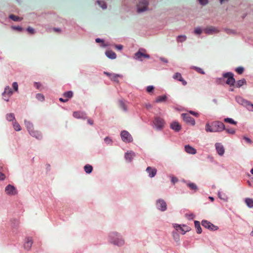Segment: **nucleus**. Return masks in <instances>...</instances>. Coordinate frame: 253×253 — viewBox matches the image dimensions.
<instances>
[{"mask_svg":"<svg viewBox=\"0 0 253 253\" xmlns=\"http://www.w3.org/2000/svg\"><path fill=\"white\" fill-rule=\"evenodd\" d=\"M13 92L9 86H6L5 88L4 91L3 93V98L4 100L8 101L10 96L12 94Z\"/></svg>","mask_w":253,"mask_h":253,"instance_id":"ddd939ff","label":"nucleus"},{"mask_svg":"<svg viewBox=\"0 0 253 253\" xmlns=\"http://www.w3.org/2000/svg\"><path fill=\"white\" fill-rule=\"evenodd\" d=\"M33 244V241L31 238H28L27 239L26 242L24 244V247L27 250H29Z\"/></svg>","mask_w":253,"mask_h":253,"instance_id":"2f4dec72","label":"nucleus"},{"mask_svg":"<svg viewBox=\"0 0 253 253\" xmlns=\"http://www.w3.org/2000/svg\"><path fill=\"white\" fill-rule=\"evenodd\" d=\"M104 74L108 76L111 80L117 82H119V79L123 78V76L121 75L110 74L107 72H104Z\"/></svg>","mask_w":253,"mask_h":253,"instance_id":"a211bd4d","label":"nucleus"},{"mask_svg":"<svg viewBox=\"0 0 253 253\" xmlns=\"http://www.w3.org/2000/svg\"><path fill=\"white\" fill-rule=\"evenodd\" d=\"M73 95V93L72 91L65 92L63 95V98H59V100L61 102H66L72 97Z\"/></svg>","mask_w":253,"mask_h":253,"instance_id":"2eb2a0df","label":"nucleus"},{"mask_svg":"<svg viewBox=\"0 0 253 253\" xmlns=\"http://www.w3.org/2000/svg\"><path fill=\"white\" fill-rule=\"evenodd\" d=\"M34 86L40 90H42L43 88L42 84L40 83L35 82L34 84Z\"/></svg>","mask_w":253,"mask_h":253,"instance_id":"37998d69","label":"nucleus"},{"mask_svg":"<svg viewBox=\"0 0 253 253\" xmlns=\"http://www.w3.org/2000/svg\"><path fill=\"white\" fill-rule=\"evenodd\" d=\"M9 18L15 22H20L23 20L22 17H20L14 14H10L9 15Z\"/></svg>","mask_w":253,"mask_h":253,"instance_id":"c756f323","label":"nucleus"},{"mask_svg":"<svg viewBox=\"0 0 253 253\" xmlns=\"http://www.w3.org/2000/svg\"><path fill=\"white\" fill-rule=\"evenodd\" d=\"M202 225L205 228L211 231H216L218 229V227L217 226H215L210 221L205 220L202 221Z\"/></svg>","mask_w":253,"mask_h":253,"instance_id":"0eeeda50","label":"nucleus"},{"mask_svg":"<svg viewBox=\"0 0 253 253\" xmlns=\"http://www.w3.org/2000/svg\"><path fill=\"white\" fill-rule=\"evenodd\" d=\"M187 187H189V188L190 190L193 191L194 192H196L198 190V187H197V185L194 183L189 182V183H187Z\"/></svg>","mask_w":253,"mask_h":253,"instance_id":"7c9ffc66","label":"nucleus"},{"mask_svg":"<svg viewBox=\"0 0 253 253\" xmlns=\"http://www.w3.org/2000/svg\"><path fill=\"white\" fill-rule=\"evenodd\" d=\"M36 98H37V99L41 101H43L44 100V96L43 94L41 93L37 94L36 95Z\"/></svg>","mask_w":253,"mask_h":253,"instance_id":"09e8293b","label":"nucleus"},{"mask_svg":"<svg viewBox=\"0 0 253 253\" xmlns=\"http://www.w3.org/2000/svg\"><path fill=\"white\" fill-rule=\"evenodd\" d=\"M187 113H189L190 115H192L193 116H195V117H199V114L197 112H194L192 111H190Z\"/></svg>","mask_w":253,"mask_h":253,"instance_id":"864d4df0","label":"nucleus"},{"mask_svg":"<svg viewBox=\"0 0 253 253\" xmlns=\"http://www.w3.org/2000/svg\"><path fill=\"white\" fill-rule=\"evenodd\" d=\"M224 122L225 123H229V124H230L231 125H234L235 126H237V123L235 121H234L231 118H225L224 120Z\"/></svg>","mask_w":253,"mask_h":253,"instance_id":"e433bc0d","label":"nucleus"},{"mask_svg":"<svg viewBox=\"0 0 253 253\" xmlns=\"http://www.w3.org/2000/svg\"><path fill=\"white\" fill-rule=\"evenodd\" d=\"M105 54L107 57L111 59H115L116 57V53L112 50H107Z\"/></svg>","mask_w":253,"mask_h":253,"instance_id":"473e14b6","label":"nucleus"},{"mask_svg":"<svg viewBox=\"0 0 253 253\" xmlns=\"http://www.w3.org/2000/svg\"><path fill=\"white\" fill-rule=\"evenodd\" d=\"M170 127L175 131H179L181 129V125L176 121L172 122L170 125Z\"/></svg>","mask_w":253,"mask_h":253,"instance_id":"412c9836","label":"nucleus"},{"mask_svg":"<svg viewBox=\"0 0 253 253\" xmlns=\"http://www.w3.org/2000/svg\"><path fill=\"white\" fill-rule=\"evenodd\" d=\"M166 124V122L163 118L155 116L153 119L152 125L158 130H162L164 128Z\"/></svg>","mask_w":253,"mask_h":253,"instance_id":"7ed1b4c3","label":"nucleus"},{"mask_svg":"<svg viewBox=\"0 0 253 253\" xmlns=\"http://www.w3.org/2000/svg\"><path fill=\"white\" fill-rule=\"evenodd\" d=\"M185 150L187 153L191 154H195L197 153V150L189 145L185 146Z\"/></svg>","mask_w":253,"mask_h":253,"instance_id":"a878e982","label":"nucleus"},{"mask_svg":"<svg viewBox=\"0 0 253 253\" xmlns=\"http://www.w3.org/2000/svg\"><path fill=\"white\" fill-rule=\"evenodd\" d=\"M235 71L239 75H241L244 71V68L242 67H238L236 68Z\"/></svg>","mask_w":253,"mask_h":253,"instance_id":"a18cd8bd","label":"nucleus"},{"mask_svg":"<svg viewBox=\"0 0 253 253\" xmlns=\"http://www.w3.org/2000/svg\"><path fill=\"white\" fill-rule=\"evenodd\" d=\"M115 47L119 50H122L123 48V45L121 44L116 45Z\"/></svg>","mask_w":253,"mask_h":253,"instance_id":"338daca9","label":"nucleus"},{"mask_svg":"<svg viewBox=\"0 0 253 253\" xmlns=\"http://www.w3.org/2000/svg\"><path fill=\"white\" fill-rule=\"evenodd\" d=\"M92 169H93V168L90 165H86L84 167V169L85 170V171L87 173H90L91 172L92 170Z\"/></svg>","mask_w":253,"mask_h":253,"instance_id":"58836bf2","label":"nucleus"},{"mask_svg":"<svg viewBox=\"0 0 253 253\" xmlns=\"http://www.w3.org/2000/svg\"><path fill=\"white\" fill-rule=\"evenodd\" d=\"M154 90V87L152 85L148 86L146 87V91L149 93H153Z\"/></svg>","mask_w":253,"mask_h":253,"instance_id":"49530a36","label":"nucleus"},{"mask_svg":"<svg viewBox=\"0 0 253 253\" xmlns=\"http://www.w3.org/2000/svg\"><path fill=\"white\" fill-rule=\"evenodd\" d=\"M194 224H195V227L196 229L197 233H198V234L201 233L202 232V228L200 226V222L196 220L194 221Z\"/></svg>","mask_w":253,"mask_h":253,"instance_id":"c9c22d12","label":"nucleus"},{"mask_svg":"<svg viewBox=\"0 0 253 253\" xmlns=\"http://www.w3.org/2000/svg\"><path fill=\"white\" fill-rule=\"evenodd\" d=\"M244 140H245V141H246L247 143H248V144H251V143H252V140H251L250 138H248V137H245L244 138Z\"/></svg>","mask_w":253,"mask_h":253,"instance_id":"e2e57ef3","label":"nucleus"},{"mask_svg":"<svg viewBox=\"0 0 253 253\" xmlns=\"http://www.w3.org/2000/svg\"><path fill=\"white\" fill-rule=\"evenodd\" d=\"M225 128V125L223 123L219 121H214L211 124L207 123L206 125V130L207 132H220Z\"/></svg>","mask_w":253,"mask_h":253,"instance_id":"f257e3e1","label":"nucleus"},{"mask_svg":"<svg viewBox=\"0 0 253 253\" xmlns=\"http://www.w3.org/2000/svg\"><path fill=\"white\" fill-rule=\"evenodd\" d=\"M215 148L217 153L220 155L222 156L224 153V148L223 145L220 143H216L215 145Z\"/></svg>","mask_w":253,"mask_h":253,"instance_id":"aec40b11","label":"nucleus"},{"mask_svg":"<svg viewBox=\"0 0 253 253\" xmlns=\"http://www.w3.org/2000/svg\"><path fill=\"white\" fill-rule=\"evenodd\" d=\"M12 87L13 88V89L16 91H18V85L17 84V83L16 82H14L12 84Z\"/></svg>","mask_w":253,"mask_h":253,"instance_id":"13d9d810","label":"nucleus"},{"mask_svg":"<svg viewBox=\"0 0 253 253\" xmlns=\"http://www.w3.org/2000/svg\"><path fill=\"white\" fill-rule=\"evenodd\" d=\"M167 100V96L166 95L158 96L156 98L155 102L156 103L164 102Z\"/></svg>","mask_w":253,"mask_h":253,"instance_id":"c85d7f7f","label":"nucleus"},{"mask_svg":"<svg viewBox=\"0 0 253 253\" xmlns=\"http://www.w3.org/2000/svg\"><path fill=\"white\" fill-rule=\"evenodd\" d=\"M7 172V169L6 167L0 165V180H4L6 177V173Z\"/></svg>","mask_w":253,"mask_h":253,"instance_id":"4be33fe9","label":"nucleus"},{"mask_svg":"<svg viewBox=\"0 0 253 253\" xmlns=\"http://www.w3.org/2000/svg\"><path fill=\"white\" fill-rule=\"evenodd\" d=\"M95 41L97 43H100V46L103 47H105L109 45V43L108 42H105L104 40L102 39H100L99 38H97L95 40Z\"/></svg>","mask_w":253,"mask_h":253,"instance_id":"72a5a7b5","label":"nucleus"},{"mask_svg":"<svg viewBox=\"0 0 253 253\" xmlns=\"http://www.w3.org/2000/svg\"><path fill=\"white\" fill-rule=\"evenodd\" d=\"M29 133L31 136L36 137L37 139H40L42 138V135L39 131L33 129Z\"/></svg>","mask_w":253,"mask_h":253,"instance_id":"bb28decb","label":"nucleus"},{"mask_svg":"<svg viewBox=\"0 0 253 253\" xmlns=\"http://www.w3.org/2000/svg\"><path fill=\"white\" fill-rule=\"evenodd\" d=\"M135 57L136 59L142 60L145 58H149L150 56L147 53L146 50L143 48H140L135 54Z\"/></svg>","mask_w":253,"mask_h":253,"instance_id":"39448f33","label":"nucleus"},{"mask_svg":"<svg viewBox=\"0 0 253 253\" xmlns=\"http://www.w3.org/2000/svg\"><path fill=\"white\" fill-rule=\"evenodd\" d=\"M222 193L221 192H218V197L221 199H223V200H225L226 198L225 197V196L224 195V197H222Z\"/></svg>","mask_w":253,"mask_h":253,"instance_id":"69168bd1","label":"nucleus"},{"mask_svg":"<svg viewBox=\"0 0 253 253\" xmlns=\"http://www.w3.org/2000/svg\"><path fill=\"white\" fill-rule=\"evenodd\" d=\"M73 116L77 119H82L84 120L87 119L86 113L82 111H75L73 113Z\"/></svg>","mask_w":253,"mask_h":253,"instance_id":"f3484780","label":"nucleus"},{"mask_svg":"<svg viewBox=\"0 0 253 253\" xmlns=\"http://www.w3.org/2000/svg\"><path fill=\"white\" fill-rule=\"evenodd\" d=\"M247 82L245 79H243L242 80L238 81L236 83H235V86L237 87H240L244 84H246Z\"/></svg>","mask_w":253,"mask_h":253,"instance_id":"f704fd0d","label":"nucleus"},{"mask_svg":"<svg viewBox=\"0 0 253 253\" xmlns=\"http://www.w3.org/2000/svg\"><path fill=\"white\" fill-rule=\"evenodd\" d=\"M175 229L180 233L184 234L186 232L189 231L190 228L189 226L186 225H179L175 224L174 225Z\"/></svg>","mask_w":253,"mask_h":253,"instance_id":"9d476101","label":"nucleus"},{"mask_svg":"<svg viewBox=\"0 0 253 253\" xmlns=\"http://www.w3.org/2000/svg\"><path fill=\"white\" fill-rule=\"evenodd\" d=\"M170 177L171 178V182L174 184L175 183L177 182L178 181V179L175 177L173 175L170 176Z\"/></svg>","mask_w":253,"mask_h":253,"instance_id":"4d7b16f0","label":"nucleus"},{"mask_svg":"<svg viewBox=\"0 0 253 253\" xmlns=\"http://www.w3.org/2000/svg\"><path fill=\"white\" fill-rule=\"evenodd\" d=\"M53 31L58 33H61L62 32V30L60 28H54Z\"/></svg>","mask_w":253,"mask_h":253,"instance_id":"680f3d73","label":"nucleus"},{"mask_svg":"<svg viewBox=\"0 0 253 253\" xmlns=\"http://www.w3.org/2000/svg\"><path fill=\"white\" fill-rule=\"evenodd\" d=\"M181 117L183 120L186 123L189 124L192 126L195 125V120L192 117H191L189 113H183L181 114Z\"/></svg>","mask_w":253,"mask_h":253,"instance_id":"1a4fd4ad","label":"nucleus"},{"mask_svg":"<svg viewBox=\"0 0 253 253\" xmlns=\"http://www.w3.org/2000/svg\"><path fill=\"white\" fill-rule=\"evenodd\" d=\"M148 2L147 0H142L137 4L138 12H143L147 10Z\"/></svg>","mask_w":253,"mask_h":253,"instance_id":"6e6552de","label":"nucleus"},{"mask_svg":"<svg viewBox=\"0 0 253 253\" xmlns=\"http://www.w3.org/2000/svg\"><path fill=\"white\" fill-rule=\"evenodd\" d=\"M203 32L206 34L210 35L217 33L219 30L214 27L210 26L204 29Z\"/></svg>","mask_w":253,"mask_h":253,"instance_id":"4468645a","label":"nucleus"},{"mask_svg":"<svg viewBox=\"0 0 253 253\" xmlns=\"http://www.w3.org/2000/svg\"><path fill=\"white\" fill-rule=\"evenodd\" d=\"M195 71H196L198 73L201 74H202V75H204L205 74V72L204 71H203V70L200 68H199V67H194L193 68Z\"/></svg>","mask_w":253,"mask_h":253,"instance_id":"603ef678","label":"nucleus"},{"mask_svg":"<svg viewBox=\"0 0 253 253\" xmlns=\"http://www.w3.org/2000/svg\"><path fill=\"white\" fill-rule=\"evenodd\" d=\"M224 130H225L228 134H234L236 131V126L230 127L228 125H225V128H224Z\"/></svg>","mask_w":253,"mask_h":253,"instance_id":"b1692460","label":"nucleus"},{"mask_svg":"<svg viewBox=\"0 0 253 253\" xmlns=\"http://www.w3.org/2000/svg\"><path fill=\"white\" fill-rule=\"evenodd\" d=\"M146 171L149 173V176L151 177H154L157 171L156 169L151 167H148L146 169Z\"/></svg>","mask_w":253,"mask_h":253,"instance_id":"5701e85b","label":"nucleus"},{"mask_svg":"<svg viewBox=\"0 0 253 253\" xmlns=\"http://www.w3.org/2000/svg\"><path fill=\"white\" fill-rule=\"evenodd\" d=\"M236 101L242 105H246L249 110H253V105L251 103L245 100L242 97L238 96L236 97Z\"/></svg>","mask_w":253,"mask_h":253,"instance_id":"f8f14e48","label":"nucleus"},{"mask_svg":"<svg viewBox=\"0 0 253 253\" xmlns=\"http://www.w3.org/2000/svg\"><path fill=\"white\" fill-rule=\"evenodd\" d=\"M87 123L88 124L90 125H93L94 123V121L93 119L89 118L87 119Z\"/></svg>","mask_w":253,"mask_h":253,"instance_id":"0e129e2a","label":"nucleus"},{"mask_svg":"<svg viewBox=\"0 0 253 253\" xmlns=\"http://www.w3.org/2000/svg\"><path fill=\"white\" fill-rule=\"evenodd\" d=\"M173 78L176 81L180 82L183 85H186L187 84L186 81L184 80L182 78L181 74L179 73H175L173 76Z\"/></svg>","mask_w":253,"mask_h":253,"instance_id":"6ab92c4d","label":"nucleus"},{"mask_svg":"<svg viewBox=\"0 0 253 253\" xmlns=\"http://www.w3.org/2000/svg\"><path fill=\"white\" fill-rule=\"evenodd\" d=\"M245 202L250 208H253V199L251 198H246Z\"/></svg>","mask_w":253,"mask_h":253,"instance_id":"4c0bfd02","label":"nucleus"},{"mask_svg":"<svg viewBox=\"0 0 253 253\" xmlns=\"http://www.w3.org/2000/svg\"><path fill=\"white\" fill-rule=\"evenodd\" d=\"M223 79L226 80V83L230 86L235 85V80L234 78L233 74L232 73H226L223 75Z\"/></svg>","mask_w":253,"mask_h":253,"instance_id":"20e7f679","label":"nucleus"},{"mask_svg":"<svg viewBox=\"0 0 253 253\" xmlns=\"http://www.w3.org/2000/svg\"><path fill=\"white\" fill-rule=\"evenodd\" d=\"M121 136L123 141L126 143H130L133 140L131 135L126 130L122 131L121 133Z\"/></svg>","mask_w":253,"mask_h":253,"instance_id":"423d86ee","label":"nucleus"},{"mask_svg":"<svg viewBox=\"0 0 253 253\" xmlns=\"http://www.w3.org/2000/svg\"><path fill=\"white\" fill-rule=\"evenodd\" d=\"M98 4L103 8L105 9L107 7L106 3L103 1H98Z\"/></svg>","mask_w":253,"mask_h":253,"instance_id":"8fccbe9b","label":"nucleus"},{"mask_svg":"<svg viewBox=\"0 0 253 253\" xmlns=\"http://www.w3.org/2000/svg\"><path fill=\"white\" fill-rule=\"evenodd\" d=\"M186 40V37L185 36H179L177 37L176 41L178 42H184Z\"/></svg>","mask_w":253,"mask_h":253,"instance_id":"a19ab883","label":"nucleus"},{"mask_svg":"<svg viewBox=\"0 0 253 253\" xmlns=\"http://www.w3.org/2000/svg\"><path fill=\"white\" fill-rule=\"evenodd\" d=\"M110 242L117 245L122 246L124 244L125 241L122 237L117 232H113L109 234Z\"/></svg>","mask_w":253,"mask_h":253,"instance_id":"f03ea898","label":"nucleus"},{"mask_svg":"<svg viewBox=\"0 0 253 253\" xmlns=\"http://www.w3.org/2000/svg\"><path fill=\"white\" fill-rule=\"evenodd\" d=\"M120 105L121 107L125 111L127 110V106L125 101L121 100L120 101Z\"/></svg>","mask_w":253,"mask_h":253,"instance_id":"c03bdc74","label":"nucleus"},{"mask_svg":"<svg viewBox=\"0 0 253 253\" xmlns=\"http://www.w3.org/2000/svg\"><path fill=\"white\" fill-rule=\"evenodd\" d=\"M162 61H163L164 62H165V63H168V61L167 59H165V58H162Z\"/></svg>","mask_w":253,"mask_h":253,"instance_id":"774afa93","label":"nucleus"},{"mask_svg":"<svg viewBox=\"0 0 253 253\" xmlns=\"http://www.w3.org/2000/svg\"><path fill=\"white\" fill-rule=\"evenodd\" d=\"M11 28L13 30H16L19 32H22L23 29L20 26H11Z\"/></svg>","mask_w":253,"mask_h":253,"instance_id":"3c124183","label":"nucleus"},{"mask_svg":"<svg viewBox=\"0 0 253 253\" xmlns=\"http://www.w3.org/2000/svg\"><path fill=\"white\" fill-rule=\"evenodd\" d=\"M156 207L159 210L164 211L167 209V205L166 202L163 199H159L156 202Z\"/></svg>","mask_w":253,"mask_h":253,"instance_id":"9b49d317","label":"nucleus"},{"mask_svg":"<svg viewBox=\"0 0 253 253\" xmlns=\"http://www.w3.org/2000/svg\"><path fill=\"white\" fill-rule=\"evenodd\" d=\"M203 31V30H202L201 28L197 27L195 29L194 32V34L196 35H200L202 33Z\"/></svg>","mask_w":253,"mask_h":253,"instance_id":"de8ad7c7","label":"nucleus"},{"mask_svg":"<svg viewBox=\"0 0 253 253\" xmlns=\"http://www.w3.org/2000/svg\"><path fill=\"white\" fill-rule=\"evenodd\" d=\"M104 141H105V143L107 144H110L112 142L111 139L108 137H106L104 139Z\"/></svg>","mask_w":253,"mask_h":253,"instance_id":"bf43d9fd","label":"nucleus"},{"mask_svg":"<svg viewBox=\"0 0 253 253\" xmlns=\"http://www.w3.org/2000/svg\"><path fill=\"white\" fill-rule=\"evenodd\" d=\"M198 1L202 5H205L208 3V0H198Z\"/></svg>","mask_w":253,"mask_h":253,"instance_id":"052dcab7","label":"nucleus"},{"mask_svg":"<svg viewBox=\"0 0 253 253\" xmlns=\"http://www.w3.org/2000/svg\"><path fill=\"white\" fill-rule=\"evenodd\" d=\"M13 126L16 131H20L21 129L20 125L15 120L13 122Z\"/></svg>","mask_w":253,"mask_h":253,"instance_id":"ea45409f","label":"nucleus"},{"mask_svg":"<svg viewBox=\"0 0 253 253\" xmlns=\"http://www.w3.org/2000/svg\"><path fill=\"white\" fill-rule=\"evenodd\" d=\"M5 192L8 195H14L17 193L16 188L12 185H8L5 187Z\"/></svg>","mask_w":253,"mask_h":253,"instance_id":"dca6fc26","label":"nucleus"},{"mask_svg":"<svg viewBox=\"0 0 253 253\" xmlns=\"http://www.w3.org/2000/svg\"><path fill=\"white\" fill-rule=\"evenodd\" d=\"M27 31L29 34L32 35H33L35 33V30L30 27L27 28Z\"/></svg>","mask_w":253,"mask_h":253,"instance_id":"6e6d98bb","label":"nucleus"},{"mask_svg":"<svg viewBox=\"0 0 253 253\" xmlns=\"http://www.w3.org/2000/svg\"><path fill=\"white\" fill-rule=\"evenodd\" d=\"M24 123L29 133L34 129L33 125L31 122L25 120Z\"/></svg>","mask_w":253,"mask_h":253,"instance_id":"cd10ccee","label":"nucleus"},{"mask_svg":"<svg viewBox=\"0 0 253 253\" xmlns=\"http://www.w3.org/2000/svg\"><path fill=\"white\" fill-rule=\"evenodd\" d=\"M187 113H189L190 115H192L193 116H195V117H199V114L197 112H194L192 111H190Z\"/></svg>","mask_w":253,"mask_h":253,"instance_id":"5fc2aeb1","label":"nucleus"},{"mask_svg":"<svg viewBox=\"0 0 253 253\" xmlns=\"http://www.w3.org/2000/svg\"><path fill=\"white\" fill-rule=\"evenodd\" d=\"M135 155V153L133 152L130 151L126 152L125 154V157L127 161L131 162Z\"/></svg>","mask_w":253,"mask_h":253,"instance_id":"393cba45","label":"nucleus"},{"mask_svg":"<svg viewBox=\"0 0 253 253\" xmlns=\"http://www.w3.org/2000/svg\"><path fill=\"white\" fill-rule=\"evenodd\" d=\"M6 119L9 121H12L15 120V116L14 115L13 113H9L7 114L6 115Z\"/></svg>","mask_w":253,"mask_h":253,"instance_id":"79ce46f5","label":"nucleus"}]
</instances>
